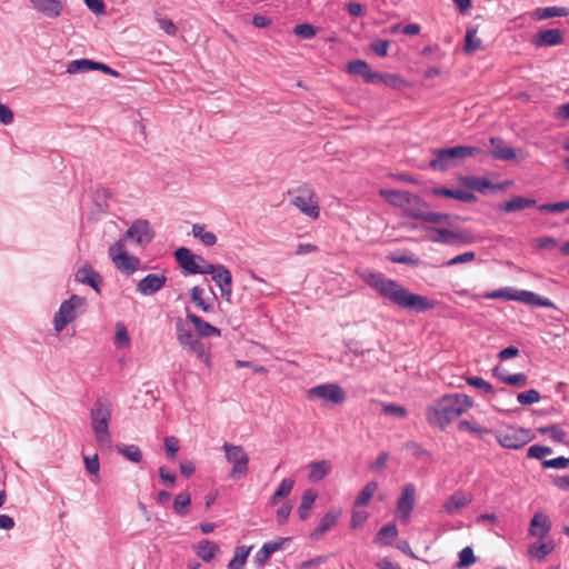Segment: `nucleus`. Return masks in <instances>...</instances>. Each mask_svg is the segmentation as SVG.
Returning <instances> with one entry per match:
<instances>
[{
    "instance_id": "f257e3e1",
    "label": "nucleus",
    "mask_w": 569,
    "mask_h": 569,
    "mask_svg": "<svg viewBox=\"0 0 569 569\" xmlns=\"http://www.w3.org/2000/svg\"><path fill=\"white\" fill-rule=\"evenodd\" d=\"M362 278L383 299L389 300L400 309L419 313L431 310L436 306L433 300L409 291L396 280L387 278L381 272H368Z\"/></svg>"
},
{
    "instance_id": "f03ea898",
    "label": "nucleus",
    "mask_w": 569,
    "mask_h": 569,
    "mask_svg": "<svg viewBox=\"0 0 569 569\" xmlns=\"http://www.w3.org/2000/svg\"><path fill=\"white\" fill-rule=\"evenodd\" d=\"M472 407L473 400L468 395L446 393L427 408L426 419L430 426L445 430Z\"/></svg>"
},
{
    "instance_id": "7ed1b4c3",
    "label": "nucleus",
    "mask_w": 569,
    "mask_h": 569,
    "mask_svg": "<svg viewBox=\"0 0 569 569\" xmlns=\"http://www.w3.org/2000/svg\"><path fill=\"white\" fill-rule=\"evenodd\" d=\"M432 159L429 167L437 171H447L460 164L467 158L485 154L486 152L476 146L458 144L451 148H436L430 150Z\"/></svg>"
},
{
    "instance_id": "20e7f679",
    "label": "nucleus",
    "mask_w": 569,
    "mask_h": 569,
    "mask_svg": "<svg viewBox=\"0 0 569 569\" xmlns=\"http://www.w3.org/2000/svg\"><path fill=\"white\" fill-rule=\"evenodd\" d=\"M91 428L100 449H110L112 437L109 431L111 408L107 400L98 399L90 412Z\"/></svg>"
},
{
    "instance_id": "39448f33",
    "label": "nucleus",
    "mask_w": 569,
    "mask_h": 569,
    "mask_svg": "<svg viewBox=\"0 0 569 569\" xmlns=\"http://www.w3.org/2000/svg\"><path fill=\"white\" fill-rule=\"evenodd\" d=\"M498 443L507 449H520L535 439L530 429L517 426H508L505 430L493 432Z\"/></svg>"
},
{
    "instance_id": "423d86ee",
    "label": "nucleus",
    "mask_w": 569,
    "mask_h": 569,
    "mask_svg": "<svg viewBox=\"0 0 569 569\" xmlns=\"http://www.w3.org/2000/svg\"><path fill=\"white\" fill-rule=\"evenodd\" d=\"M226 460L232 465L229 478L241 479L248 473L249 457L240 445L224 442L222 445Z\"/></svg>"
},
{
    "instance_id": "0eeeda50",
    "label": "nucleus",
    "mask_w": 569,
    "mask_h": 569,
    "mask_svg": "<svg viewBox=\"0 0 569 569\" xmlns=\"http://www.w3.org/2000/svg\"><path fill=\"white\" fill-rule=\"evenodd\" d=\"M84 303V298L72 295L68 300H64L59 310L53 317V327L57 332L62 331L67 325L77 318V309Z\"/></svg>"
},
{
    "instance_id": "6e6552de",
    "label": "nucleus",
    "mask_w": 569,
    "mask_h": 569,
    "mask_svg": "<svg viewBox=\"0 0 569 569\" xmlns=\"http://www.w3.org/2000/svg\"><path fill=\"white\" fill-rule=\"evenodd\" d=\"M174 258L184 274H204L210 264L203 257L193 254L186 247L178 248L174 251Z\"/></svg>"
},
{
    "instance_id": "1a4fd4ad",
    "label": "nucleus",
    "mask_w": 569,
    "mask_h": 569,
    "mask_svg": "<svg viewBox=\"0 0 569 569\" xmlns=\"http://www.w3.org/2000/svg\"><path fill=\"white\" fill-rule=\"evenodd\" d=\"M308 397L310 399H320L323 402L341 405L346 400V392L340 385L329 382L310 388Z\"/></svg>"
},
{
    "instance_id": "9d476101",
    "label": "nucleus",
    "mask_w": 569,
    "mask_h": 569,
    "mask_svg": "<svg viewBox=\"0 0 569 569\" xmlns=\"http://www.w3.org/2000/svg\"><path fill=\"white\" fill-rule=\"evenodd\" d=\"M128 241H132L141 247L149 244L154 238V231L150 222L146 219H137L122 234Z\"/></svg>"
},
{
    "instance_id": "9b49d317",
    "label": "nucleus",
    "mask_w": 569,
    "mask_h": 569,
    "mask_svg": "<svg viewBox=\"0 0 569 569\" xmlns=\"http://www.w3.org/2000/svg\"><path fill=\"white\" fill-rule=\"evenodd\" d=\"M204 274H211L212 280L220 288L224 300L230 301L232 295V274L223 264L210 263Z\"/></svg>"
},
{
    "instance_id": "f8f14e48",
    "label": "nucleus",
    "mask_w": 569,
    "mask_h": 569,
    "mask_svg": "<svg viewBox=\"0 0 569 569\" xmlns=\"http://www.w3.org/2000/svg\"><path fill=\"white\" fill-rule=\"evenodd\" d=\"M347 71L351 74L362 76L367 83H375L377 81L391 83V81L389 80L393 79V76L391 74L382 76L380 73L371 71L369 64L365 60L360 59L350 61L347 64Z\"/></svg>"
},
{
    "instance_id": "ddd939ff",
    "label": "nucleus",
    "mask_w": 569,
    "mask_h": 569,
    "mask_svg": "<svg viewBox=\"0 0 569 569\" xmlns=\"http://www.w3.org/2000/svg\"><path fill=\"white\" fill-rule=\"evenodd\" d=\"M416 488L412 483H407L397 501L396 513L401 521H408L415 508Z\"/></svg>"
},
{
    "instance_id": "4468645a",
    "label": "nucleus",
    "mask_w": 569,
    "mask_h": 569,
    "mask_svg": "<svg viewBox=\"0 0 569 569\" xmlns=\"http://www.w3.org/2000/svg\"><path fill=\"white\" fill-rule=\"evenodd\" d=\"M380 194L392 206L405 209L407 204H423V199L415 193L405 190L387 189Z\"/></svg>"
},
{
    "instance_id": "2eb2a0df",
    "label": "nucleus",
    "mask_w": 569,
    "mask_h": 569,
    "mask_svg": "<svg viewBox=\"0 0 569 569\" xmlns=\"http://www.w3.org/2000/svg\"><path fill=\"white\" fill-rule=\"evenodd\" d=\"M166 282L167 277L164 274L149 273L138 282L137 290L142 296H151L161 290Z\"/></svg>"
},
{
    "instance_id": "dca6fc26",
    "label": "nucleus",
    "mask_w": 569,
    "mask_h": 569,
    "mask_svg": "<svg viewBox=\"0 0 569 569\" xmlns=\"http://www.w3.org/2000/svg\"><path fill=\"white\" fill-rule=\"evenodd\" d=\"M551 520L549 516L542 511H537L530 520L529 535L539 539H543L551 530Z\"/></svg>"
},
{
    "instance_id": "f3484780",
    "label": "nucleus",
    "mask_w": 569,
    "mask_h": 569,
    "mask_svg": "<svg viewBox=\"0 0 569 569\" xmlns=\"http://www.w3.org/2000/svg\"><path fill=\"white\" fill-rule=\"evenodd\" d=\"M492 149L486 154L490 156L496 160L512 161L517 158V151L515 148L505 146V141L500 137H491L489 139Z\"/></svg>"
},
{
    "instance_id": "a211bd4d",
    "label": "nucleus",
    "mask_w": 569,
    "mask_h": 569,
    "mask_svg": "<svg viewBox=\"0 0 569 569\" xmlns=\"http://www.w3.org/2000/svg\"><path fill=\"white\" fill-rule=\"evenodd\" d=\"M436 234L431 238L433 242L445 244L466 243L469 241L468 234L462 230H449L445 228L435 229Z\"/></svg>"
},
{
    "instance_id": "6ab92c4d",
    "label": "nucleus",
    "mask_w": 569,
    "mask_h": 569,
    "mask_svg": "<svg viewBox=\"0 0 569 569\" xmlns=\"http://www.w3.org/2000/svg\"><path fill=\"white\" fill-rule=\"evenodd\" d=\"M340 515L341 510L337 508H332L328 512H326L320 519L318 526L310 533V539L318 540L323 533L331 530L336 526Z\"/></svg>"
},
{
    "instance_id": "aec40b11",
    "label": "nucleus",
    "mask_w": 569,
    "mask_h": 569,
    "mask_svg": "<svg viewBox=\"0 0 569 569\" xmlns=\"http://www.w3.org/2000/svg\"><path fill=\"white\" fill-rule=\"evenodd\" d=\"M563 42V33L559 29H547L539 31L531 43L536 48L558 46Z\"/></svg>"
},
{
    "instance_id": "412c9836",
    "label": "nucleus",
    "mask_w": 569,
    "mask_h": 569,
    "mask_svg": "<svg viewBox=\"0 0 569 569\" xmlns=\"http://www.w3.org/2000/svg\"><path fill=\"white\" fill-rule=\"evenodd\" d=\"M410 219L421 220L425 222L437 223V224H450L452 218L449 213L432 212L428 210H412L408 211Z\"/></svg>"
},
{
    "instance_id": "4be33fe9",
    "label": "nucleus",
    "mask_w": 569,
    "mask_h": 569,
    "mask_svg": "<svg viewBox=\"0 0 569 569\" xmlns=\"http://www.w3.org/2000/svg\"><path fill=\"white\" fill-rule=\"evenodd\" d=\"M430 192L431 194L437 197L453 198L467 203H472L477 201V196L475 193L461 189L436 187L432 188Z\"/></svg>"
},
{
    "instance_id": "5701e85b",
    "label": "nucleus",
    "mask_w": 569,
    "mask_h": 569,
    "mask_svg": "<svg viewBox=\"0 0 569 569\" xmlns=\"http://www.w3.org/2000/svg\"><path fill=\"white\" fill-rule=\"evenodd\" d=\"M287 541H290V538H280L278 540L263 543V546L256 553L254 561L259 566L266 565L271 555L278 550H281Z\"/></svg>"
},
{
    "instance_id": "b1692460",
    "label": "nucleus",
    "mask_w": 569,
    "mask_h": 569,
    "mask_svg": "<svg viewBox=\"0 0 569 569\" xmlns=\"http://www.w3.org/2000/svg\"><path fill=\"white\" fill-rule=\"evenodd\" d=\"M76 280L80 283L90 286L94 291L100 292L101 276L93 270L90 264L80 268L76 273Z\"/></svg>"
},
{
    "instance_id": "393cba45",
    "label": "nucleus",
    "mask_w": 569,
    "mask_h": 569,
    "mask_svg": "<svg viewBox=\"0 0 569 569\" xmlns=\"http://www.w3.org/2000/svg\"><path fill=\"white\" fill-rule=\"evenodd\" d=\"M31 7L48 18H57L61 14L60 0H30Z\"/></svg>"
},
{
    "instance_id": "a878e982",
    "label": "nucleus",
    "mask_w": 569,
    "mask_h": 569,
    "mask_svg": "<svg viewBox=\"0 0 569 569\" xmlns=\"http://www.w3.org/2000/svg\"><path fill=\"white\" fill-rule=\"evenodd\" d=\"M292 203L306 216L317 219L319 217V206L313 200L312 194H301L293 198Z\"/></svg>"
},
{
    "instance_id": "bb28decb",
    "label": "nucleus",
    "mask_w": 569,
    "mask_h": 569,
    "mask_svg": "<svg viewBox=\"0 0 569 569\" xmlns=\"http://www.w3.org/2000/svg\"><path fill=\"white\" fill-rule=\"evenodd\" d=\"M471 497L463 491L453 492L443 503V510L449 515H455L468 503H470Z\"/></svg>"
},
{
    "instance_id": "cd10ccee",
    "label": "nucleus",
    "mask_w": 569,
    "mask_h": 569,
    "mask_svg": "<svg viewBox=\"0 0 569 569\" xmlns=\"http://www.w3.org/2000/svg\"><path fill=\"white\" fill-rule=\"evenodd\" d=\"M187 319L193 325V328L200 337H219L221 335L220 329L213 327L192 312H187Z\"/></svg>"
},
{
    "instance_id": "c85d7f7f",
    "label": "nucleus",
    "mask_w": 569,
    "mask_h": 569,
    "mask_svg": "<svg viewBox=\"0 0 569 569\" xmlns=\"http://www.w3.org/2000/svg\"><path fill=\"white\" fill-rule=\"evenodd\" d=\"M193 551L202 561L210 562L220 551V548L216 542L203 539L193 546Z\"/></svg>"
},
{
    "instance_id": "c756f323",
    "label": "nucleus",
    "mask_w": 569,
    "mask_h": 569,
    "mask_svg": "<svg viewBox=\"0 0 569 569\" xmlns=\"http://www.w3.org/2000/svg\"><path fill=\"white\" fill-rule=\"evenodd\" d=\"M517 301L529 306L556 308V305L550 299L529 290H519Z\"/></svg>"
},
{
    "instance_id": "7c9ffc66",
    "label": "nucleus",
    "mask_w": 569,
    "mask_h": 569,
    "mask_svg": "<svg viewBox=\"0 0 569 569\" xmlns=\"http://www.w3.org/2000/svg\"><path fill=\"white\" fill-rule=\"evenodd\" d=\"M537 201L535 199L517 196L502 203L499 207V210L505 212H517L535 207Z\"/></svg>"
},
{
    "instance_id": "2f4dec72",
    "label": "nucleus",
    "mask_w": 569,
    "mask_h": 569,
    "mask_svg": "<svg viewBox=\"0 0 569 569\" xmlns=\"http://www.w3.org/2000/svg\"><path fill=\"white\" fill-rule=\"evenodd\" d=\"M117 262H113L116 268L126 276H131L139 270L141 261L136 256L122 254V257H116Z\"/></svg>"
},
{
    "instance_id": "473e14b6",
    "label": "nucleus",
    "mask_w": 569,
    "mask_h": 569,
    "mask_svg": "<svg viewBox=\"0 0 569 569\" xmlns=\"http://www.w3.org/2000/svg\"><path fill=\"white\" fill-rule=\"evenodd\" d=\"M308 479L311 482L323 480L331 470V463L327 460H318L309 463Z\"/></svg>"
},
{
    "instance_id": "72a5a7b5",
    "label": "nucleus",
    "mask_w": 569,
    "mask_h": 569,
    "mask_svg": "<svg viewBox=\"0 0 569 569\" xmlns=\"http://www.w3.org/2000/svg\"><path fill=\"white\" fill-rule=\"evenodd\" d=\"M398 529L395 522L385 525L376 535L373 542L381 546H389L397 538Z\"/></svg>"
},
{
    "instance_id": "f704fd0d",
    "label": "nucleus",
    "mask_w": 569,
    "mask_h": 569,
    "mask_svg": "<svg viewBox=\"0 0 569 569\" xmlns=\"http://www.w3.org/2000/svg\"><path fill=\"white\" fill-rule=\"evenodd\" d=\"M318 495L312 489H307L303 491L301 497V502L298 508V515L300 520H306L310 516V510L317 499Z\"/></svg>"
},
{
    "instance_id": "c9c22d12",
    "label": "nucleus",
    "mask_w": 569,
    "mask_h": 569,
    "mask_svg": "<svg viewBox=\"0 0 569 569\" xmlns=\"http://www.w3.org/2000/svg\"><path fill=\"white\" fill-rule=\"evenodd\" d=\"M176 332L177 340L183 348H187L198 339V337L191 331L190 328L186 326V323L180 318L176 321Z\"/></svg>"
},
{
    "instance_id": "e433bc0d",
    "label": "nucleus",
    "mask_w": 569,
    "mask_h": 569,
    "mask_svg": "<svg viewBox=\"0 0 569 569\" xmlns=\"http://www.w3.org/2000/svg\"><path fill=\"white\" fill-rule=\"evenodd\" d=\"M461 182L467 188L479 192H483L487 188H491L492 190H498L500 188L499 186L491 183L488 179H480L473 176L462 177Z\"/></svg>"
},
{
    "instance_id": "4c0bfd02",
    "label": "nucleus",
    "mask_w": 569,
    "mask_h": 569,
    "mask_svg": "<svg viewBox=\"0 0 569 569\" xmlns=\"http://www.w3.org/2000/svg\"><path fill=\"white\" fill-rule=\"evenodd\" d=\"M555 549V542L552 540L541 542V543H533L529 546L528 553L532 558H536L538 560H545L546 557L551 553Z\"/></svg>"
},
{
    "instance_id": "58836bf2",
    "label": "nucleus",
    "mask_w": 569,
    "mask_h": 569,
    "mask_svg": "<svg viewBox=\"0 0 569 569\" xmlns=\"http://www.w3.org/2000/svg\"><path fill=\"white\" fill-rule=\"evenodd\" d=\"M378 489V483L376 481H369L359 492L355 500V507H363L367 506L372 499L375 492Z\"/></svg>"
},
{
    "instance_id": "ea45409f",
    "label": "nucleus",
    "mask_w": 569,
    "mask_h": 569,
    "mask_svg": "<svg viewBox=\"0 0 569 569\" xmlns=\"http://www.w3.org/2000/svg\"><path fill=\"white\" fill-rule=\"evenodd\" d=\"M203 292L204 290L199 287V286H194L191 290H190V296H191V301L199 308L201 309L203 312H212L213 309H214V306L212 302H207L202 296H203Z\"/></svg>"
},
{
    "instance_id": "a19ab883",
    "label": "nucleus",
    "mask_w": 569,
    "mask_h": 569,
    "mask_svg": "<svg viewBox=\"0 0 569 569\" xmlns=\"http://www.w3.org/2000/svg\"><path fill=\"white\" fill-rule=\"evenodd\" d=\"M569 14V10L565 7H546L538 8L535 11V17L538 20H545L553 17H566Z\"/></svg>"
},
{
    "instance_id": "79ce46f5",
    "label": "nucleus",
    "mask_w": 569,
    "mask_h": 569,
    "mask_svg": "<svg viewBox=\"0 0 569 569\" xmlns=\"http://www.w3.org/2000/svg\"><path fill=\"white\" fill-rule=\"evenodd\" d=\"M251 551V547L238 546L234 550L233 558L229 561V569H243L247 558Z\"/></svg>"
},
{
    "instance_id": "37998d69",
    "label": "nucleus",
    "mask_w": 569,
    "mask_h": 569,
    "mask_svg": "<svg viewBox=\"0 0 569 569\" xmlns=\"http://www.w3.org/2000/svg\"><path fill=\"white\" fill-rule=\"evenodd\" d=\"M117 451L132 462H140L142 459L141 450L136 445H117Z\"/></svg>"
},
{
    "instance_id": "c03bdc74",
    "label": "nucleus",
    "mask_w": 569,
    "mask_h": 569,
    "mask_svg": "<svg viewBox=\"0 0 569 569\" xmlns=\"http://www.w3.org/2000/svg\"><path fill=\"white\" fill-rule=\"evenodd\" d=\"M94 70V61L89 59H77L69 62L67 72L70 74L88 72Z\"/></svg>"
},
{
    "instance_id": "a18cd8bd",
    "label": "nucleus",
    "mask_w": 569,
    "mask_h": 569,
    "mask_svg": "<svg viewBox=\"0 0 569 569\" xmlns=\"http://www.w3.org/2000/svg\"><path fill=\"white\" fill-rule=\"evenodd\" d=\"M191 505L190 495L187 491L178 493L173 500V510L181 517L188 513V507Z\"/></svg>"
},
{
    "instance_id": "49530a36",
    "label": "nucleus",
    "mask_w": 569,
    "mask_h": 569,
    "mask_svg": "<svg viewBox=\"0 0 569 569\" xmlns=\"http://www.w3.org/2000/svg\"><path fill=\"white\" fill-rule=\"evenodd\" d=\"M388 260L393 263H402L411 267H418L420 264V259L412 253H390Z\"/></svg>"
},
{
    "instance_id": "de8ad7c7",
    "label": "nucleus",
    "mask_w": 569,
    "mask_h": 569,
    "mask_svg": "<svg viewBox=\"0 0 569 569\" xmlns=\"http://www.w3.org/2000/svg\"><path fill=\"white\" fill-rule=\"evenodd\" d=\"M519 290L513 289L511 287L500 288L487 293V298L489 299H503V300H512L517 301Z\"/></svg>"
},
{
    "instance_id": "09e8293b",
    "label": "nucleus",
    "mask_w": 569,
    "mask_h": 569,
    "mask_svg": "<svg viewBox=\"0 0 569 569\" xmlns=\"http://www.w3.org/2000/svg\"><path fill=\"white\" fill-rule=\"evenodd\" d=\"M186 349L190 352H193L203 363H209L210 353L208 352V348L203 342L199 340V338L189 345Z\"/></svg>"
},
{
    "instance_id": "8fccbe9b",
    "label": "nucleus",
    "mask_w": 569,
    "mask_h": 569,
    "mask_svg": "<svg viewBox=\"0 0 569 569\" xmlns=\"http://www.w3.org/2000/svg\"><path fill=\"white\" fill-rule=\"evenodd\" d=\"M538 430L542 435L548 433L550 436V438L552 439V441H555V442L562 443L566 441L567 433L562 429H560L557 425L540 427Z\"/></svg>"
},
{
    "instance_id": "3c124183",
    "label": "nucleus",
    "mask_w": 569,
    "mask_h": 569,
    "mask_svg": "<svg viewBox=\"0 0 569 569\" xmlns=\"http://www.w3.org/2000/svg\"><path fill=\"white\" fill-rule=\"evenodd\" d=\"M466 381L469 386L476 387L480 390H482L485 393L495 396L496 390L491 383L482 379L481 377H467Z\"/></svg>"
},
{
    "instance_id": "603ef678",
    "label": "nucleus",
    "mask_w": 569,
    "mask_h": 569,
    "mask_svg": "<svg viewBox=\"0 0 569 569\" xmlns=\"http://www.w3.org/2000/svg\"><path fill=\"white\" fill-rule=\"evenodd\" d=\"M475 562H476V556L473 553L472 548L468 546V547H465L459 552V561L457 562L456 567L459 569L468 568L471 565H473Z\"/></svg>"
},
{
    "instance_id": "864d4df0",
    "label": "nucleus",
    "mask_w": 569,
    "mask_h": 569,
    "mask_svg": "<svg viewBox=\"0 0 569 569\" xmlns=\"http://www.w3.org/2000/svg\"><path fill=\"white\" fill-rule=\"evenodd\" d=\"M128 240L121 236L120 239H118L113 244L109 247V257L112 262H117L116 257H122V254H127L126 243Z\"/></svg>"
},
{
    "instance_id": "5fc2aeb1",
    "label": "nucleus",
    "mask_w": 569,
    "mask_h": 569,
    "mask_svg": "<svg viewBox=\"0 0 569 569\" xmlns=\"http://www.w3.org/2000/svg\"><path fill=\"white\" fill-rule=\"evenodd\" d=\"M117 331L114 335V345L117 348H123L130 345V338L127 331L126 326L122 322H118Z\"/></svg>"
},
{
    "instance_id": "6e6d98bb",
    "label": "nucleus",
    "mask_w": 569,
    "mask_h": 569,
    "mask_svg": "<svg viewBox=\"0 0 569 569\" xmlns=\"http://www.w3.org/2000/svg\"><path fill=\"white\" fill-rule=\"evenodd\" d=\"M481 47V40L477 37V32L473 29H468L466 32L465 50L468 53H472Z\"/></svg>"
},
{
    "instance_id": "4d7b16f0",
    "label": "nucleus",
    "mask_w": 569,
    "mask_h": 569,
    "mask_svg": "<svg viewBox=\"0 0 569 569\" xmlns=\"http://www.w3.org/2000/svg\"><path fill=\"white\" fill-rule=\"evenodd\" d=\"M538 209L541 212H550V213L562 212V211L569 210V200L553 202V203H543V204H540L538 207Z\"/></svg>"
},
{
    "instance_id": "13d9d810",
    "label": "nucleus",
    "mask_w": 569,
    "mask_h": 569,
    "mask_svg": "<svg viewBox=\"0 0 569 569\" xmlns=\"http://www.w3.org/2000/svg\"><path fill=\"white\" fill-rule=\"evenodd\" d=\"M517 400L521 405H532V403H536V402H538L540 400V393L536 389H529V390H527L525 392H520L517 396Z\"/></svg>"
},
{
    "instance_id": "bf43d9fd",
    "label": "nucleus",
    "mask_w": 569,
    "mask_h": 569,
    "mask_svg": "<svg viewBox=\"0 0 569 569\" xmlns=\"http://www.w3.org/2000/svg\"><path fill=\"white\" fill-rule=\"evenodd\" d=\"M475 259H476V253L473 251H467V252H463L461 254H458V256L451 258L448 261H445L442 263V266L443 267L456 266V264H460V263L471 262Z\"/></svg>"
},
{
    "instance_id": "052dcab7",
    "label": "nucleus",
    "mask_w": 569,
    "mask_h": 569,
    "mask_svg": "<svg viewBox=\"0 0 569 569\" xmlns=\"http://www.w3.org/2000/svg\"><path fill=\"white\" fill-rule=\"evenodd\" d=\"M156 20L160 27L168 36H176L177 34V27L173 23L172 20L164 18L160 16L159 13H156Z\"/></svg>"
},
{
    "instance_id": "680f3d73",
    "label": "nucleus",
    "mask_w": 569,
    "mask_h": 569,
    "mask_svg": "<svg viewBox=\"0 0 569 569\" xmlns=\"http://www.w3.org/2000/svg\"><path fill=\"white\" fill-rule=\"evenodd\" d=\"M502 382L513 386V387L522 388V387L527 386L528 378L525 373L518 372V373L509 375L506 378H502Z\"/></svg>"
},
{
    "instance_id": "e2e57ef3",
    "label": "nucleus",
    "mask_w": 569,
    "mask_h": 569,
    "mask_svg": "<svg viewBox=\"0 0 569 569\" xmlns=\"http://www.w3.org/2000/svg\"><path fill=\"white\" fill-rule=\"evenodd\" d=\"M293 33L302 39H311L316 36V29L309 23H300L293 28Z\"/></svg>"
},
{
    "instance_id": "0e129e2a",
    "label": "nucleus",
    "mask_w": 569,
    "mask_h": 569,
    "mask_svg": "<svg viewBox=\"0 0 569 569\" xmlns=\"http://www.w3.org/2000/svg\"><path fill=\"white\" fill-rule=\"evenodd\" d=\"M382 412L387 416H392L397 418H406L408 413L407 409L403 406L395 403L385 405Z\"/></svg>"
},
{
    "instance_id": "69168bd1",
    "label": "nucleus",
    "mask_w": 569,
    "mask_h": 569,
    "mask_svg": "<svg viewBox=\"0 0 569 569\" xmlns=\"http://www.w3.org/2000/svg\"><path fill=\"white\" fill-rule=\"evenodd\" d=\"M551 453H552V449L550 447L533 445L528 449L527 457L535 458V459H541L545 456H548Z\"/></svg>"
},
{
    "instance_id": "338daca9",
    "label": "nucleus",
    "mask_w": 569,
    "mask_h": 569,
    "mask_svg": "<svg viewBox=\"0 0 569 569\" xmlns=\"http://www.w3.org/2000/svg\"><path fill=\"white\" fill-rule=\"evenodd\" d=\"M295 480L291 478H284L276 489L274 493L277 498H286L292 490Z\"/></svg>"
},
{
    "instance_id": "774afa93",
    "label": "nucleus",
    "mask_w": 569,
    "mask_h": 569,
    "mask_svg": "<svg viewBox=\"0 0 569 569\" xmlns=\"http://www.w3.org/2000/svg\"><path fill=\"white\" fill-rule=\"evenodd\" d=\"M390 47L389 40H375L370 43V49L379 57H386Z\"/></svg>"
}]
</instances>
